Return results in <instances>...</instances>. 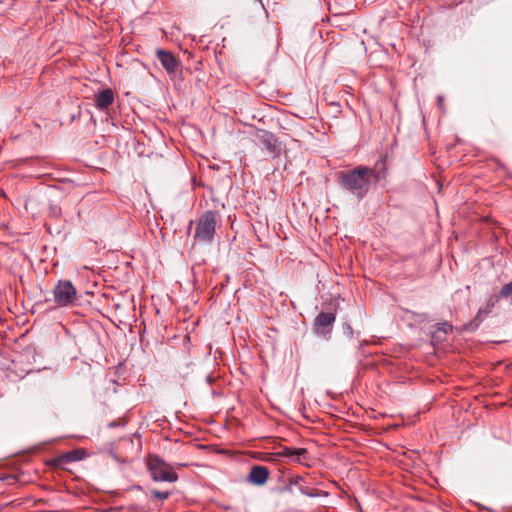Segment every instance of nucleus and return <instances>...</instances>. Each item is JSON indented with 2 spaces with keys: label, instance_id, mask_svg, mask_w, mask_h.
I'll return each mask as SVG.
<instances>
[{
  "label": "nucleus",
  "instance_id": "nucleus-1",
  "mask_svg": "<svg viewBox=\"0 0 512 512\" xmlns=\"http://www.w3.org/2000/svg\"><path fill=\"white\" fill-rule=\"evenodd\" d=\"M386 173L385 158H382L372 168L359 165L350 170L340 171L337 178L344 189L353 193L358 199H362L367 195L372 183L384 179Z\"/></svg>",
  "mask_w": 512,
  "mask_h": 512
},
{
  "label": "nucleus",
  "instance_id": "nucleus-2",
  "mask_svg": "<svg viewBox=\"0 0 512 512\" xmlns=\"http://www.w3.org/2000/svg\"><path fill=\"white\" fill-rule=\"evenodd\" d=\"M218 224L217 215L213 211L204 212L195 223L194 241L211 243Z\"/></svg>",
  "mask_w": 512,
  "mask_h": 512
},
{
  "label": "nucleus",
  "instance_id": "nucleus-3",
  "mask_svg": "<svg viewBox=\"0 0 512 512\" xmlns=\"http://www.w3.org/2000/svg\"><path fill=\"white\" fill-rule=\"evenodd\" d=\"M147 468L151 477L156 482H176L178 475L171 471V467L158 455H149L147 459Z\"/></svg>",
  "mask_w": 512,
  "mask_h": 512
},
{
  "label": "nucleus",
  "instance_id": "nucleus-4",
  "mask_svg": "<svg viewBox=\"0 0 512 512\" xmlns=\"http://www.w3.org/2000/svg\"><path fill=\"white\" fill-rule=\"evenodd\" d=\"M54 301L59 307L72 305L77 299V290L71 281L60 280L53 289Z\"/></svg>",
  "mask_w": 512,
  "mask_h": 512
},
{
  "label": "nucleus",
  "instance_id": "nucleus-5",
  "mask_svg": "<svg viewBox=\"0 0 512 512\" xmlns=\"http://www.w3.org/2000/svg\"><path fill=\"white\" fill-rule=\"evenodd\" d=\"M335 314L331 312H321L317 315L314 322V331L317 335L326 336L331 332L335 322Z\"/></svg>",
  "mask_w": 512,
  "mask_h": 512
},
{
  "label": "nucleus",
  "instance_id": "nucleus-6",
  "mask_svg": "<svg viewBox=\"0 0 512 512\" xmlns=\"http://www.w3.org/2000/svg\"><path fill=\"white\" fill-rule=\"evenodd\" d=\"M156 56L168 74H174L181 68V62L169 51L157 49Z\"/></svg>",
  "mask_w": 512,
  "mask_h": 512
},
{
  "label": "nucleus",
  "instance_id": "nucleus-7",
  "mask_svg": "<svg viewBox=\"0 0 512 512\" xmlns=\"http://www.w3.org/2000/svg\"><path fill=\"white\" fill-rule=\"evenodd\" d=\"M270 471L266 466L255 465L250 469L248 481L254 485H264L269 479Z\"/></svg>",
  "mask_w": 512,
  "mask_h": 512
},
{
  "label": "nucleus",
  "instance_id": "nucleus-8",
  "mask_svg": "<svg viewBox=\"0 0 512 512\" xmlns=\"http://www.w3.org/2000/svg\"><path fill=\"white\" fill-rule=\"evenodd\" d=\"M276 454L277 457L293 458V461L304 464L303 460L307 459L308 450L306 448L282 447Z\"/></svg>",
  "mask_w": 512,
  "mask_h": 512
},
{
  "label": "nucleus",
  "instance_id": "nucleus-9",
  "mask_svg": "<svg viewBox=\"0 0 512 512\" xmlns=\"http://www.w3.org/2000/svg\"><path fill=\"white\" fill-rule=\"evenodd\" d=\"M114 101L113 91L109 88L95 94V104L99 110L107 109Z\"/></svg>",
  "mask_w": 512,
  "mask_h": 512
},
{
  "label": "nucleus",
  "instance_id": "nucleus-10",
  "mask_svg": "<svg viewBox=\"0 0 512 512\" xmlns=\"http://www.w3.org/2000/svg\"><path fill=\"white\" fill-rule=\"evenodd\" d=\"M256 138L269 152L274 153L276 151L277 139L271 132L258 130L256 133Z\"/></svg>",
  "mask_w": 512,
  "mask_h": 512
},
{
  "label": "nucleus",
  "instance_id": "nucleus-11",
  "mask_svg": "<svg viewBox=\"0 0 512 512\" xmlns=\"http://www.w3.org/2000/svg\"><path fill=\"white\" fill-rule=\"evenodd\" d=\"M290 485H295L299 487V490L302 494L308 496V497H318L322 495V492L318 489H310L303 485L304 478L300 475L293 476L289 479Z\"/></svg>",
  "mask_w": 512,
  "mask_h": 512
},
{
  "label": "nucleus",
  "instance_id": "nucleus-12",
  "mask_svg": "<svg viewBox=\"0 0 512 512\" xmlns=\"http://www.w3.org/2000/svg\"><path fill=\"white\" fill-rule=\"evenodd\" d=\"M69 453H64L51 460V464L56 468H64L65 465L72 463Z\"/></svg>",
  "mask_w": 512,
  "mask_h": 512
},
{
  "label": "nucleus",
  "instance_id": "nucleus-13",
  "mask_svg": "<svg viewBox=\"0 0 512 512\" xmlns=\"http://www.w3.org/2000/svg\"><path fill=\"white\" fill-rule=\"evenodd\" d=\"M68 453L73 462L81 460L84 456V452L79 449L71 450Z\"/></svg>",
  "mask_w": 512,
  "mask_h": 512
},
{
  "label": "nucleus",
  "instance_id": "nucleus-14",
  "mask_svg": "<svg viewBox=\"0 0 512 512\" xmlns=\"http://www.w3.org/2000/svg\"><path fill=\"white\" fill-rule=\"evenodd\" d=\"M150 494L152 497H155V498H158L161 500H165V499L169 498V496H170V492H168V491L162 492L159 490H151Z\"/></svg>",
  "mask_w": 512,
  "mask_h": 512
},
{
  "label": "nucleus",
  "instance_id": "nucleus-15",
  "mask_svg": "<svg viewBox=\"0 0 512 512\" xmlns=\"http://www.w3.org/2000/svg\"><path fill=\"white\" fill-rule=\"evenodd\" d=\"M500 295L502 297H508V296L512 295V281L507 283V284H505L501 288Z\"/></svg>",
  "mask_w": 512,
  "mask_h": 512
},
{
  "label": "nucleus",
  "instance_id": "nucleus-16",
  "mask_svg": "<svg viewBox=\"0 0 512 512\" xmlns=\"http://www.w3.org/2000/svg\"><path fill=\"white\" fill-rule=\"evenodd\" d=\"M259 459L262 461H266V462H274L277 460V454L276 453H263Z\"/></svg>",
  "mask_w": 512,
  "mask_h": 512
},
{
  "label": "nucleus",
  "instance_id": "nucleus-17",
  "mask_svg": "<svg viewBox=\"0 0 512 512\" xmlns=\"http://www.w3.org/2000/svg\"><path fill=\"white\" fill-rule=\"evenodd\" d=\"M492 306H493V304H489L488 303L487 306L485 307V309L481 308L479 310L476 318L479 319V320H482V315L483 314H488L491 311Z\"/></svg>",
  "mask_w": 512,
  "mask_h": 512
},
{
  "label": "nucleus",
  "instance_id": "nucleus-18",
  "mask_svg": "<svg viewBox=\"0 0 512 512\" xmlns=\"http://www.w3.org/2000/svg\"><path fill=\"white\" fill-rule=\"evenodd\" d=\"M443 330H444V332H447L448 330H452V326L449 324H444Z\"/></svg>",
  "mask_w": 512,
  "mask_h": 512
},
{
  "label": "nucleus",
  "instance_id": "nucleus-19",
  "mask_svg": "<svg viewBox=\"0 0 512 512\" xmlns=\"http://www.w3.org/2000/svg\"><path fill=\"white\" fill-rule=\"evenodd\" d=\"M347 329L349 330V334L352 336L353 335V330L350 326H347Z\"/></svg>",
  "mask_w": 512,
  "mask_h": 512
},
{
  "label": "nucleus",
  "instance_id": "nucleus-20",
  "mask_svg": "<svg viewBox=\"0 0 512 512\" xmlns=\"http://www.w3.org/2000/svg\"><path fill=\"white\" fill-rule=\"evenodd\" d=\"M117 425H118V423H116L115 421H113V422H111V423L109 424V426H110V427H114V426H117Z\"/></svg>",
  "mask_w": 512,
  "mask_h": 512
}]
</instances>
